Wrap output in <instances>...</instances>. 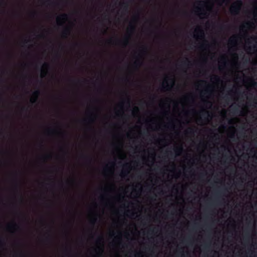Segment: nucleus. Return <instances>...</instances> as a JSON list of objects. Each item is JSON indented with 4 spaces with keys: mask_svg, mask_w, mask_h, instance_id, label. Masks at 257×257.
I'll list each match as a JSON object with an SVG mask.
<instances>
[{
    "mask_svg": "<svg viewBox=\"0 0 257 257\" xmlns=\"http://www.w3.org/2000/svg\"><path fill=\"white\" fill-rule=\"evenodd\" d=\"M242 5V2L241 1H237L231 6L230 8V11L231 13L232 14H238Z\"/></svg>",
    "mask_w": 257,
    "mask_h": 257,
    "instance_id": "nucleus-1",
    "label": "nucleus"
},
{
    "mask_svg": "<svg viewBox=\"0 0 257 257\" xmlns=\"http://www.w3.org/2000/svg\"><path fill=\"white\" fill-rule=\"evenodd\" d=\"M123 169L122 171L121 172L120 175L122 177H124L127 176L129 173V169H130V166L128 163L125 164L123 166Z\"/></svg>",
    "mask_w": 257,
    "mask_h": 257,
    "instance_id": "nucleus-2",
    "label": "nucleus"
},
{
    "mask_svg": "<svg viewBox=\"0 0 257 257\" xmlns=\"http://www.w3.org/2000/svg\"><path fill=\"white\" fill-rule=\"evenodd\" d=\"M67 19L68 15L66 14H63L57 18V21L60 25H61L60 23V22L66 21Z\"/></svg>",
    "mask_w": 257,
    "mask_h": 257,
    "instance_id": "nucleus-3",
    "label": "nucleus"
},
{
    "mask_svg": "<svg viewBox=\"0 0 257 257\" xmlns=\"http://www.w3.org/2000/svg\"><path fill=\"white\" fill-rule=\"evenodd\" d=\"M71 29L69 27L65 28L62 32V36L63 38H67L70 35Z\"/></svg>",
    "mask_w": 257,
    "mask_h": 257,
    "instance_id": "nucleus-4",
    "label": "nucleus"
},
{
    "mask_svg": "<svg viewBox=\"0 0 257 257\" xmlns=\"http://www.w3.org/2000/svg\"><path fill=\"white\" fill-rule=\"evenodd\" d=\"M40 92L39 90H37L36 91H35V92H33V95L34 97H35V98L34 99H32L31 100V102L32 103H35L36 102L37 100V98H38V97L39 96V95H40Z\"/></svg>",
    "mask_w": 257,
    "mask_h": 257,
    "instance_id": "nucleus-5",
    "label": "nucleus"
},
{
    "mask_svg": "<svg viewBox=\"0 0 257 257\" xmlns=\"http://www.w3.org/2000/svg\"><path fill=\"white\" fill-rule=\"evenodd\" d=\"M123 12L127 13L128 12V4L127 2L123 3L121 4Z\"/></svg>",
    "mask_w": 257,
    "mask_h": 257,
    "instance_id": "nucleus-6",
    "label": "nucleus"
},
{
    "mask_svg": "<svg viewBox=\"0 0 257 257\" xmlns=\"http://www.w3.org/2000/svg\"><path fill=\"white\" fill-rule=\"evenodd\" d=\"M237 42L236 36L232 37L229 40V42L230 44H235Z\"/></svg>",
    "mask_w": 257,
    "mask_h": 257,
    "instance_id": "nucleus-7",
    "label": "nucleus"
},
{
    "mask_svg": "<svg viewBox=\"0 0 257 257\" xmlns=\"http://www.w3.org/2000/svg\"><path fill=\"white\" fill-rule=\"evenodd\" d=\"M136 27L132 23H130L129 27L127 29L128 31L131 32H134L135 30Z\"/></svg>",
    "mask_w": 257,
    "mask_h": 257,
    "instance_id": "nucleus-8",
    "label": "nucleus"
},
{
    "mask_svg": "<svg viewBox=\"0 0 257 257\" xmlns=\"http://www.w3.org/2000/svg\"><path fill=\"white\" fill-rule=\"evenodd\" d=\"M252 24L250 22H246L241 26V28H248L251 27Z\"/></svg>",
    "mask_w": 257,
    "mask_h": 257,
    "instance_id": "nucleus-9",
    "label": "nucleus"
},
{
    "mask_svg": "<svg viewBox=\"0 0 257 257\" xmlns=\"http://www.w3.org/2000/svg\"><path fill=\"white\" fill-rule=\"evenodd\" d=\"M195 32H198L200 34V37L201 38H204V32L202 29L200 28H198L195 30Z\"/></svg>",
    "mask_w": 257,
    "mask_h": 257,
    "instance_id": "nucleus-10",
    "label": "nucleus"
},
{
    "mask_svg": "<svg viewBox=\"0 0 257 257\" xmlns=\"http://www.w3.org/2000/svg\"><path fill=\"white\" fill-rule=\"evenodd\" d=\"M81 157L84 158V159H86V160L88 161L89 162H90L91 161V158L89 156H87V155H85L84 154H82L81 155Z\"/></svg>",
    "mask_w": 257,
    "mask_h": 257,
    "instance_id": "nucleus-11",
    "label": "nucleus"
},
{
    "mask_svg": "<svg viewBox=\"0 0 257 257\" xmlns=\"http://www.w3.org/2000/svg\"><path fill=\"white\" fill-rule=\"evenodd\" d=\"M141 64V61L140 59H137L135 62H134V65L136 66L137 67H138L140 66Z\"/></svg>",
    "mask_w": 257,
    "mask_h": 257,
    "instance_id": "nucleus-12",
    "label": "nucleus"
},
{
    "mask_svg": "<svg viewBox=\"0 0 257 257\" xmlns=\"http://www.w3.org/2000/svg\"><path fill=\"white\" fill-rule=\"evenodd\" d=\"M187 133L192 135L194 133V130L192 127H189L186 131Z\"/></svg>",
    "mask_w": 257,
    "mask_h": 257,
    "instance_id": "nucleus-13",
    "label": "nucleus"
},
{
    "mask_svg": "<svg viewBox=\"0 0 257 257\" xmlns=\"http://www.w3.org/2000/svg\"><path fill=\"white\" fill-rule=\"evenodd\" d=\"M128 44V38H125L122 41V44L124 46H126Z\"/></svg>",
    "mask_w": 257,
    "mask_h": 257,
    "instance_id": "nucleus-14",
    "label": "nucleus"
},
{
    "mask_svg": "<svg viewBox=\"0 0 257 257\" xmlns=\"http://www.w3.org/2000/svg\"><path fill=\"white\" fill-rule=\"evenodd\" d=\"M190 63V62L189 61V60L187 58H186V61L182 63V65L186 66H188Z\"/></svg>",
    "mask_w": 257,
    "mask_h": 257,
    "instance_id": "nucleus-15",
    "label": "nucleus"
},
{
    "mask_svg": "<svg viewBox=\"0 0 257 257\" xmlns=\"http://www.w3.org/2000/svg\"><path fill=\"white\" fill-rule=\"evenodd\" d=\"M182 150H183V148L182 147H180L176 148L175 149V151L176 153L180 152L182 151Z\"/></svg>",
    "mask_w": 257,
    "mask_h": 257,
    "instance_id": "nucleus-16",
    "label": "nucleus"
},
{
    "mask_svg": "<svg viewBox=\"0 0 257 257\" xmlns=\"http://www.w3.org/2000/svg\"><path fill=\"white\" fill-rule=\"evenodd\" d=\"M12 227H17V228H18V225L16 223H13V225H9L8 226V229H11Z\"/></svg>",
    "mask_w": 257,
    "mask_h": 257,
    "instance_id": "nucleus-17",
    "label": "nucleus"
},
{
    "mask_svg": "<svg viewBox=\"0 0 257 257\" xmlns=\"http://www.w3.org/2000/svg\"><path fill=\"white\" fill-rule=\"evenodd\" d=\"M212 79H214L216 81H219L220 80V78L217 76L215 75L213 77L211 78Z\"/></svg>",
    "mask_w": 257,
    "mask_h": 257,
    "instance_id": "nucleus-18",
    "label": "nucleus"
},
{
    "mask_svg": "<svg viewBox=\"0 0 257 257\" xmlns=\"http://www.w3.org/2000/svg\"><path fill=\"white\" fill-rule=\"evenodd\" d=\"M139 111V109L138 107L137 106H135L133 110V113H138Z\"/></svg>",
    "mask_w": 257,
    "mask_h": 257,
    "instance_id": "nucleus-19",
    "label": "nucleus"
},
{
    "mask_svg": "<svg viewBox=\"0 0 257 257\" xmlns=\"http://www.w3.org/2000/svg\"><path fill=\"white\" fill-rule=\"evenodd\" d=\"M211 92V90L209 89V87L206 88L204 90V94H209Z\"/></svg>",
    "mask_w": 257,
    "mask_h": 257,
    "instance_id": "nucleus-20",
    "label": "nucleus"
},
{
    "mask_svg": "<svg viewBox=\"0 0 257 257\" xmlns=\"http://www.w3.org/2000/svg\"><path fill=\"white\" fill-rule=\"evenodd\" d=\"M168 87H169V85L167 84V85L165 86L163 84L161 88L163 90H164L165 89H167Z\"/></svg>",
    "mask_w": 257,
    "mask_h": 257,
    "instance_id": "nucleus-21",
    "label": "nucleus"
},
{
    "mask_svg": "<svg viewBox=\"0 0 257 257\" xmlns=\"http://www.w3.org/2000/svg\"><path fill=\"white\" fill-rule=\"evenodd\" d=\"M251 85L252 86H255L257 85V82H255L254 80H252L251 82Z\"/></svg>",
    "mask_w": 257,
    "mask_h": 257,
    "instance_id": "nucleus-22",
    "label": "nucleus"
},
{
    "mask_svg": "<svg viewBox=\"0 0 257 257\" xmlns=\"http://www.w3.org/2000/svg\"><path fill=\"white\" fill-rule=\"evenodd\" d=\"M147 51V48L146 46H143L142 48V52L143 53H146Z\"/></svg>",
    "mask_w": 257,
    "mask_h": 257,
    "instance_id": "nucleus-23",
    "label": "nucleus"
},
{
    "mask_svg": "<svg viewBox=\"0 0 257 257\" xmlns=\"http://www.w3.org/2000/svg\"><path fill=\"white\" fill-rule=\"evenodd\" d=\"M107 43L111 44H113L114 41L112 39H110L107 41Z\"/></svg>",
    "mask_w": 257,
    "mask_h": 257,
    "instance_id": "nucleus-24",
    "label": "nucleus"
},
{
    "mask_svg": "<svg viewBox=\"0 0 257 257\" xmlns=\"http://www.w3.org/2000/svg\"><path fill=\"white\" fill-rule=\"evenodd\" d=\"M233 110L235 112H238V108L237 107H234Z\"/></svg>",
    "mask_w": 257,
    "mask_h": 257,
    "instance_id": "nucleus-25",
    "label": "nucleus"
},
{
    "mask_svg": "<svg viewBox=\"0 0 257 257\" xmlns=\"http://www.w3.org/2000/svg\"><path fill=\"white\" fill-rule=\"evenodd\" d=\"M251 39L253 41L257 43V37H253L251 38Z\"/></svg>",
    "mask_w": 257,
    "mask_h": 257,
    "instance_id": "nucleus-26",
    "label": "nucleus"
},
{
    "mask_svg": "<svg viewBox=\"0 0 257 257\" xmlns=\"http://www.w3.org/2000/svg\"><path fill=\"white\" fill-rule=\"evenodd\" d=\"M96 220V219L95 218H94L93 219L91 220V223L92 224H94V223L95 222Z\"/></svg>",
    "mask_w": 257,
    "mask_h": 257,
    "instance_id": "nucleus-27",
    "label": "nucleus"
},
{
    "mask_svg": "<svg viewBox=\"0 0 257 257\" xmlns=\"http://www.w3.org/2000/svg\"><path fill=\"white\" fill-rule=\"evenodd\" d=\"M171 86H173L175 84V81L173 79H171Z\"/></svg>",
    "mask_w": 257,
    "mask_h": 257,
    "instance_id": "nucleus-28",
    "label": "nucleus"
},
{
    "mask_svg": "<svg viewBox=\"0 0 257 257\" xmlns=\"http://www.w3.org/2000/svg\"><path fill=\"white\" fill-rule=\"evenodd\" d=\"M21 109L22 111H27L28 110V108L24 106L22 107Z\"/></svg>",
    "mask_w": 257,
    "mask_h": 257,
    "instance_id": "nucleus-29",
    "label": "nucleus"
},
{
    "mask_svg": "<svg viewBox=\"0 0 257 257\" xmlns=\"http://www.w3.org/2000/svg\"><path fill=\"white\" fill-rule=\"evenodd\" d=\"M222 59H223V65H226V62L225 61V58H224V57H222Z\"/></svg>",
    "mask_w": 257,
    "mask_h": 257,
    "instance_id": "nucleus-30",
    "label": "nucleus"
},
{
    "mask_svg": "<svg viewBox=\"0 0 257 257\" xmlns=\"http://www.w3.org/2000/svg\"><path fill=\"white\" fill-rule=\"evenodd\" d=\"M102 239H103L102 237V236H100V237H99V238H98L97 241H102Z\"/></svg>",
    "mask_w": 257,
    "mask_h": 257,
    "instance_id": "nucleus-31",
    "label": "nucleus"
},
{
    "mask_svg": "<svg viewBox=\"0 0 257 257\" xmlns=\"http://www.w3.org/2000/svg\"><path fill=\"white\" fill-rule=\"evenodd\" d=\"M36 12H32L31 13V15L33 16V17H34L36 15Z\"/></svg>",
    "mask_w": 257,
    "mask_h": 257,
    "instance_id": "nucleus-32",
    "label": "nucleus"
},
{
    "mask_svg": "<svg viewBox=\"0 0 257 257\" xmlns=\"http://www.w3.org/2000/svg\"><path fill=\"white\" fill-rule=\"evenodd\" d=\"M49 66V65L48 63H44V65H43V67H48Z\"/></svg>",
    "mask_w": 257,
    "mask_h": 257,
    "instance_id": "nucleus-33",
    "label": "nucleus"
},
{
    "mask_svg": "<svg viewBox=\"0 0 257 257\" xmlns=\"http://www.w3.org/2000/svg\"><path fill=\"white\" fill-rule=\"evenodd\" d=\"M51 157V155H48L45 156V158H47L48 159H50Z\"/></svg>",
    "mask_w": 257,
    "mask_h": 257,
    "instance_id": "nucleus-34",
    "label": "nucleus"
},
{
    "mask_svg": "<svg viewBox=\"0 0 257 257\" xmlns=\"http://www.w3.org/2000/svg\"><path fill=\"white\" fill-rule=\"evenodd\" d=\"M52 4H55L57 6L59 5V3H58L53 2Z\"/></svg>",
    "mask_w": 257,
    "mask_h": 257,
    "instance_id": "nucleus-35",
    "label": "nucleus"
},
{
    "mask_svg": "<svg viewBox=\"0 0 257 257\" xmlns=\"http://www.w3.org/2000/svg\"><path fill=\"white\" fill-rule=\"evenodd\" d=\"M204 44H202V45L200 46V48H204Z\"/></svg>",
    "mask_w": 257,
    "mask_h": 257,
    "instance_id": "nucleus-36",
    "label": "nucleus"
},
{
    "mask_svg": "<svg viewBox=\"0 0 257 257\" xmlns=\"http://www.w3.org/2000/svg\"><path fill=\"white\" fill-rule=\"evenodd\" d=\"M208 247H209V246L207 244H206L205 246V249H207V248H208Z\"/></svg>",
    "mask_w": 257,
    "mask_h": 257,
    "instance_id": "nucleus-37",
    "label": "nucleus"
},
{
    "mask_svg": "<svg viewBox=\"0 0 257 257\" xmlns=\"http://www.w3.org/2000/svg\"><path fill=\"white\" fill-rule=\"evenodd\" d=\"M127 103L130 104V100L129 99L127 100Z\"/></svg>",
    "mask_w": 257,
    "mask_h": 257,
    "instance_id": "nucleus-38",
    "label": "nucleus"
},
{
    "mask_svg": "<svg viewBox=\"0 0 257 257\" xmlns=\"http://www.w3.org/2000/svg\"><path fill=\"white\" fill-rule=\"evenodd\" d=\"M197 9L198 10H201V9L200 8H199V7H197Z\"/></svg>",
    "mask_w": 257,
    "mask_h": 257,
    "instance_id": "nucleus-39",
    "label": "nucleus"
},
{
    "mask_svg": "<svg viewBox=\"0 0 257 257\" xmlns=\"http://www.w3.org/2000/svg\"><path fill=\"white\" fill-rule=\"evenodd\" d=\"M205 4V2H199V4L201 5V4Z\"/></svg>",
    "mask_w": 257,
    "mask_h": 257,
    "instance_id": "nucleus-40",
    "label": "nucleus"
},
{
    "mask_svg": "<svg viewBox=\"0 0 257 257\" xmlns=\"http://www.w3.org/2000/svg\"><path fill=\"white\" fill-rule=\"evenodd\" d=\"M139 18V15H137L136 17H135V18L136 19H138Z\"/></svg>",
    "mask_w": 257,
    "mask_h": 257,
    "instance_id": "nucleus-41",
    "label": "nucleus"
},
{
    "mask_svg": "<svg viewBox=\"0 0 257 257\" xmlns=\"http://www.w3.org/2000/svg\"><path fill=\"white\" fill-rule=\"evenodd\" d=\"M205 113L207 114V115H208V111H205Z\"/></svg>",
    "mask_w": 257,
    "mask_h": 257,
    "instance_id": "nucleus-42",
    "label": "nucleus"
},
{
    "mask_svg": "<svg viewBox=\"0 0 257 257\" xmlns=\"http://www.w3.org/2000/svg\"><path fill=\"white\" fill-rule=\"evenodd\" d=\"M3 243V240H0V243Z\"/></svg>",
    "mask_w": 257,
    "mask_h": 257,
    "instance_id": "nucleus-43",
    "label": "nucleus"
},
{
    "mask_svg": "<svg viewBox=\"0 0 257 257\" xmlns=\"http://www.w3.org/2000/svg\"><path fill=\"white\" fill-rule=\"evenodd\" d=\"M231 122H232V121L231 120L229 121V123H231Z\"/></svg>",
    "mask_w": 257,
    "mask_h": 257,
    "instance_id": "nucleus-44",
    "label": "nucleus"
},
{
    "mask_svg": "<svg viewBox=\"0 0 257 257\" xmlns=\"http://www.w3.org/2000/svg\"><path fill=\"white\" fill-rule=\"evenodd\" d=\"M253 48H256V46L255 45L253 46Z\"/></svg>",
    "mask_w": 257,
    "mask_h": 257,
    "instance_id": "nucleus-45",
    "label": "nucleus"
},
{
    "mask_svg": "<svg viewBox=\"0 0 257 257\" xmlns=\"http://www.w3.org/2000/svg\"><path fill=\"white\" fill-rule=\"evenodd\" d=\"M60 133H61V134H64V132H61Z\"/></svg>",
    "mask_w": 257,
    "mask_h": 257,
    "instance_id": "nucleus-46",
    "label": "nucleus"
},
{
    "mask_svg": "<svg viewBox=\"0 0 257 257\" xmlns=\"http://www.w3.org/2000/svg\"><path fill=\"white\" fill-rule=\"evenodd\" d=\"M249 49L250 50H251V47H249Z\"/></svg>",
    "mask_w": 257,
    "mask_h": 257,
    "instance_id": "nucleus-47",
    "label": "nucleus"
},
{
    "mask_svg": "<svg viewBox=\"0 0 257 257\" xmlns=\"http://www.w3.org/2000/svg\"><path fill=\"white\" fill-rule=\"evenodd\" d=\"M41 37H43V35H40Z\"/></svg>",
    "mask_w": 257,
    "mask_h": 257,
    "instance_id": "nucleus-48",
    "label": "nucleus"
},
{
    "mask_svg": "<svg viewBox=\"0 0 257 257\" xmlns=\"http://www.w3.org/2000/svg\"><path fill=\"white\" fill-rule=\"evenodd\" d=\"M165 82L167 83V81L165 80Z\"/></svg>",
    "mask_w": 257,
    "mask_h": 257,
    "instance_id": "nucleus-49",
    "label": "nucleus"
},
{
    "mask_svg": "<svg viewBox=\"0 0 257 257\" xmlns=\"http://www.w3.org/2000/svg\"><path fill=\"white\" fill-rule=\"evenodd\" d=\"M217 194H220V192H217Z\"/></svg>",
    "mask_w": 257,
    "mask_h": 257,
    "instance_id": "nucleus-50",
    "label": "nucleus"
},
{
    "mask_svg": "<svg viewBox=\"0 0 257 257\" xmlns=\"http://www.w3.org/2000/svg\"><path fill=\"white\" fill-rule=\"evenodd\" d=\"M20 198H21V200H22V197H21V196L20 197Z\"/></svg>",
    "mask_w": 257,
    "mask_h": 257,
    "instance_id": "nucleus-51",
    "label": "nucleus"
},
{
    "mask_svg": "<svg viewBox=\"0 0 257 257\" xmlns=\"http://www.w3.org/2000/svg\"><path fill=\"white\" fill-rule=\"evenodd\" d=\"M221 1H222L223 2H224V0H221Z\"/></svg>",
    "mask_w": 257,
    "mask_h": 257,
    "instance_id": "nucleus-52",
    "label": "nucleus"
}]
</instances>
